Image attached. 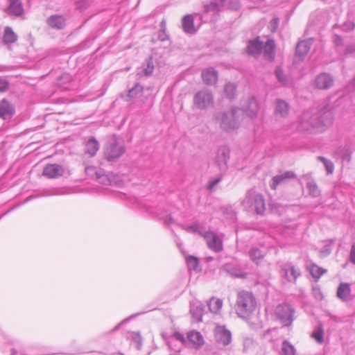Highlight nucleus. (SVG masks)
Listing matches in <instances>:
<instances>
[{
  "instance_id": "40",
  "label": "nucleus",
  "mask_w": 355,
  "mask_h": 355,
  "mask_svg": "<svg viewBox=\"0 0 355 355\" xmlns=\"http://www.w3.org/2000/svg\"><path fill=\"white\" fill-rule=\"evenodd\" d=\"M275 75L278 81L283 85H286L289 83V78L286 75L280 67H277L275 70Z\"/></svg>"
},
{
  "instance_id": "29",
  "label": "nucleus",
  "mask_w": 355,
  "mask_h": 355,
  "mask_svg": "<svg viewBox=\"0 0 355 355\" xmlns=\"http://www.w3.org/2000/svg\"><path fill=\"white\" fill-rule=\"evenodd\" d=\"M98 150L99 143L94 137H91L86 142L85 153L88 154L90 157H94Z\"/></svg>"
},
{
  "instance_id": "16",
  "label": "nucleus",
  "mask_w": 355,
  "mask_h": 355,
  "mask_svg": "<svg viewBox=\"0 0 355 355\" xmlns=\"http://www.w3.org/2000/svg\"><path fill=\"white\" fill-rule=\"evenodd\" d=\"M205 306L198 300H193L190 302V313L192 318L197 322L202 321Z\"/></svg>"
},
{
  "instance_id": "42",
  "label": "nucleus",
  "mask_w": 355,
  "mask_h": 355,
  "mask_svg": "<svg viewBox=\"0 0 355 355\" xmlns=\"http://www.w3.org/2000/svg\"><path fill=\"white\" fill-rule=\"evenodd\" d=\"M249 256L254 263L258 264V261L263 258L264 254L260 249L257 248H252L249 251Z\"/></svg>"
},
{
  "instance_id": "23",
  "label": "nucleus",
  "mask_w": 355,
  "mask_h": 355,
  "mask_svg": "<svg viewBox=\"0 0 355 355\" xmlns=\"http://www.w3.org/2000/svg\"><path fill=\"white\" fill-rule=\"evenodd\" d=\"M202 78L206 85H214L217 82L218 72L212 67L205 69L202 71Z\"/></svg>"
},
{
  "instance_id": "11",
  "label": "nucleus",
  "mask_w": 355,
  "mask_h": 355,
  "mask_svg": "<svg viewBox=\"0 0 355 355\" xmlns=\"http://www.w3.org/2000/svg\"><path fill=\"white\" fill-rule=\"evenodd\" d=\"M295 178H296V175L293 171H285L283 173L277 175L272 178L270 187L272 189H275L277 188V187H278L279 185L286 184L291 180L295 179Z\"/></svg>"
},
{
  "instance_id": "41",
  "label": "nucleus",
  "mask_w": 355,
  "mask_h": 355,
  "mask_svg": "<svg viewBox=\"0 0 355 355\" xmlns=\"http://www.w3.org/2000/svg\"><path fill=\"white\" fill-rule=\"evenodd\" d=\"M220 5L223 8L237 10L240 8L239 0H220Z\"/></svg>"
},
{
  "instance_id": "35",
  "label": "nucleus",
  "mask_w": 355,
  "mask_h": 355,
  "mask_svg": "<svg viewBox=\"0 0 355 355\" xmlns=\"http://www.w3.org/2000/svg\"><path fill=\"white\" fill-rule=\"evenodd\" d=\"M210 312L218 313L222 308L223 300L218 298L211 297L207 303Z\"/></svg>"
},
{
  "instance_id": "22",
  "label": "nucleus",
  "mask_w": 355,
  "mask_h": 355,
  "mask_svg": "<svg viewBox=\"0 0 355 355\" xmlns=\"http://www.w3.org/2000/svg\"><path fill=\"white\" fill-rule=\"evenodd\" d=\"M352 150L349 145L340 146L334 152V157L343 162H349L351 159Z\"/></svg>"
},
{
  "instance_id": "62",
  "label": "nucleus",
  "mask_w": 355,
  "mask_h": 355,
  "mask_svg": "<svg viewBox=\"0 0 355 355\" xmlns=\"http://www.w3.org/2000/svg\"><path fill=\"white\" fill-rule=\"evenodd\" d=\"M200 269H201V268H196V267L191 268L189 270V273H190V275H191L193 272H198L200 270Z\"/></svg>"
},
{
  "instance_id": "44",
  "label": "nucleus",
  "mask_w": 355,
  "mask_h": 355,
  "mask_svg": "<svg viewBox=\"0 0 355 355\" xmlns=\"http://www.w3.org/2000/svg\"><path fill=\"white\" fill-rule=\"evenodd\" d=\"M236 89L234 83H228L225 85L224 92L228 98L233 99L235 97Z\"/></svg>"
},
{
  "instance_id": "64",
  "label": "nucleus",
  "mask_w": 355,
  "mask_h": 355,
  "mask_svg": "<svg viewBox=\"0 0 355 355\" xmlns=\"http://www.w3.org/2000/svg\"><path fill=\"white\" fill-rule=\"evenodd\" d=\"M179 352H180V349H178L175 353L169 354V355H180Z\"/></svg>"
},
{
  "instance_id": "56",
  "label": "nucleus",
  "mask_w": 355,
  "mask_h": 355,
  "mask_svg": "<svg viewBox=\"0 0 355 355\" xmlns=\"http://www.w3.org/2000/svg\"><path fill=\"white\" fill-rule=\"evenodd\" d=\"M9 83L5 79L0 78V92H4L8 89Z\"/></svg>"
},
{
  "instance_id": "39",
  "label": "nucleus",
  "mask_w": 355,
  "mask_h": 355,
  "mask_svg": "<svg viewBox=\"0 0 355 355\" xmlns=\"http://www.w3.org/2000/svg\"><path fill=\"white\" fill-rule=\"evenodd\" d=\"M175 342H179L181 345H182L185 342V338L181 333H174L173 336L168 341V345L170 349L175 350V349L174 348V347H176V345H175Z\"/></svg>"
},
{
  "instance_id": "47",
  "label": "nucleus",
  "mask_w": 355,
  "mask_h": 355,
  "mask_svg": "<svg viewBox=\"0 0 355 355\" xmlns=\"http://www.w3.org/2000/svg\"><path fill=\"white\" fill-rule=\"evenodd\" d=\"M318 159L323 163L328 174L334 172V166L330 160L322 156L318 157Z\"/></svg>"
},
{
  "instance_id": "27",
  "label": "nucleus",
  "mask_w": 355,
  "mask_h": 355,
  "mask_svg": "<svg viewBox=\"0 0 355 355\" xmlns=\"http://www.w3.org/2000/svg\"><path fill=\"white\" fill-rule=\"evenodd\" d=\"M183 31L187 34H193L196 30L194 28L193 17L191 15H185L182 19Z\"/></svg>"
},
{
  "instance_id": "12",
  "label": "nucleus",
  "mask_w": 355,
  "mask_h": 355,
  "mask_svg": "<svg viewBox=\"0 0 355 355\" xmlns=\"http://www.w3.org/2000/svg\"><path fill=\"white\" fill-rule=\"evenodd\" d=\"M274 114L276 117L286 119L289 114L290 105L286 101L277 98L275 103Z\"/></svg>"
},
{
  "instance_id": "53",
  "label": "nucleus",
  "mask_w": 355,
  "mask_h": 355,
  "mask_svg": "<svg viewBox=\"0 0 355 355\" xmlns=\"http://www.w3.org/2000/svg\"><path fill=\"white\" fill-rule=\"evenodd\" d=\"M279 19L278 17L273 18L269 24L268 28L271 32H275L279 26Z\"/></svg>"
},
{
  "instance_id": "59",
  "label": "nucleus",
  "mask_w": 355,
  "mask_h": 355,
  "mask_svg": "<svg viewBox=\"0 0 355 355\" xmlns=\"http://www.w3.org/2000/svg\"><path fill=\"white\" fill-rule=\"evenodd\" d=\"M350 261L355 265V243L352 245L350 254H349Z\"/></svg>"
},
{
  "instance_id": "32",
  "label": "nucleus",
  "mask_w": 355,
  "mask_h": 355,
  "mask_svg": "<svg viewBox=\"0 0 355 355\" xmlns=\"http://www.w3.org/2000/svg\"><path fill=\"white\" fill-rule=\"evenodd\" d=\"M144 92V87L139 83H136L133 87L128 90V94L126 95V101H129L132 98H137L142 96Z\"/></svg>"
},
{
  "instance_id": "51",
  "label": "nucleus",
  "mask_w": 355,
  "mask_h": 355,
  "mask_svg": "<svg viewBox=\"0 0 355 355\" xmlns=\"http://www.w3.org/2000/svg\"><path fill=\"white\" fill-rule=\"evenodd\" d=\"M222 180V175L211 179L209 181L208 185H207V189L208 190H213V189L215 187L216 185H217Z\"/></svg>"
},
{
  "instance_id": "7",
  "label": "nucleus",
  "mask_w": 355,
  "mask_h": 355,
  "mask_svg": "<svg viewBox=\"0 0 355 355\" xmlns=\"http://www.w3.org/2000/svg\"><path fill=\"white\" fill-rule=\"evenodd\" d=\"M213 103V94L207 89L200 90L194 95L193 105L199 110H205Z\"/></svg>"
},
{
  "instance_id": "38",
  "label": "nucleus",
  "mask_w": 355,
  "mask_h": 355,
  "mask_svg": "<svg viewBox=\"0 0 355 355\" xmlns=\"http://www.w3.org/2000/svg\"><path fill=\"white\" fill-rule=\"evenodd\" d=\"M96 180L104 185H110L112 184L111 175L105 174V171L101 168H99L98 171L96 172Z\"/></svg>"
},
{
  "instance_id": "60",
  "label": "nucleus",
  "mask_w": 355,
  "mask_h": 355,
  "mask_svg": "<svg viewBox=\"0 0 355 355\" xmlns=\"http://www.w3.org/2000/svg\"><path fill=\"white\" fill-rule=\"evenodd\" d=\"M164 223L166 225L173 224L175 223V220L173 219L171 214H168L166 216L164 219Z\"/></svg>"
},
{
  "instance_id": "3",
  "label": "nucleus",
  "mask_w": 355,
  "mask_h": 355,
  "mask_svg": "<svg viewBox=\"0 0 355 355\" xmlns=\"http://www.w3.org/2000/svg\"><path fill=\"white\" fill-rule=\"evenodd\" d=\"M241 205L245 210L254 211L257 214L263 215L266 211L263 196L254 189L248 190Z\"/></svg>"
},
{
  "instance_id": "43",
  "label": "nucleus",
  "mask_w": 355,
  "mask_h": 355,
  "mask_svg": "<svg viewBox=\"0 0 355 355\" xmlns=\"http://www.w3.org/2000/svg\"><path fill=\"white\" fill-rule=\"evenodd\" d=\"M282 355H295L296 350L288 341L284 340L282 344Z\"/></svg>"
},
{
  "instance_id": "5",
  "label": "nucleus",
  "mask_w": 355,
  "mask_h": 355,
  "mask_svg": "<svg viewBox=\"0 0 355 355\" xmlns=\"http://www.w3.org/2000/svg\"><path fill=\"white\" fill-rule=\"evenodd\" d=\"M125 148L123 141L115 135H112L107 141L104 147V154L106 159L111 162L119 158Z\"/></svg>"
},
{
  "instance_id": "57",
  "label": "nucleus",
  "mask_w": 355,
  "mask_h": 355,
  "mask_svg": "<svg viewBox=\"0 0 355 355\" xmlns=\"http://www.w3.org/2000/svg\"><path fill=\"white\" fill-rule=\"evenodd\" d=\"M99 168H96L94 166H88L85 168V172L88 175H91L94 177L95 175V178H96V172L98 171Z\"/></svg>"
},
{
  "instance_id": "2",
  "label": "nucleus",
  "mask_w": 355,
  "mask_h": 355,
  "mask_svg": "<svg viewBox=\"0 0 355 355\" xmlns=\"http://www.w3.org/2000/svg\"><path fill=\"white\" fill-rule=\"evenodd\" d=\"M256 304V299L252 293L245 291L238 293L235 309L239 317L248 318L254 311Z\"/></svg>"
},
{
  "instance_id": "26",
  "label": "nucleus",
  "mask_w": 355,
  "mask_h": 355,
  "mask_svg": "<svg viewBox=\"0 0 355 355\" xmlns=\"http://www.w3.org/2000/svg\"><path fill=\"white\" fill-rule=\"evenodd\" d=\"M223 7L220 5V0H212L209 4L204 7V12L205 13H212L211 20L216 19V15H217Z\"/></svg>"
},
{
  "instance_id": "21",
  "label": "nucleus",
  "mask_w": 355,
  "mask_h": 355,
  "mask_svg": "<svg viewBox=\"0 0 355 355\" xmlns=\"http://www.w3.org/2000/svg\"><path fill=\"white\" fill-rule=\"evenodd\" d=\"M280 275L286 282H295L300 275L298 268H282Z\"/></svg>"
},
{
  "instance_id": "45",
  "label": "nucleus",
  "mask_w": 355,
  "mask_h": 355,
  "mask_svg": "<svg viewBox=\"0 0 355 355\" xmlns=\"http://www.w3.org/2000/svg\"><path fill=\"white\" fill-rule=\"evenodd\" d=\"M186 230L189 232H193L200 234L203 236V234L205 232L203 227L197 223H194L186 227Z\"/></svg>"
},
{
  "instance_id": "6",
  "label": "nucleus",
  "mask_w": 355,
  "mask_h": 355,
  "mask_svg": "<svg viewBox=\"0 0 355 355\" xmlns=\"http://www.w3.org/2000/svg\"><path fill=\"white\" fill-rule=\"evenodd\" d=\"M295 309L291 304L283 303L277 306L275 315L284 327H289L295 319Z\"/></svg>"
},
{
  "instance_id": "8",
  "label": "nucleus",
  "mask_w": 355,
  "mask_h": 355,
  "mask_svg": "<svg viewBox=\"0 0 355 355\" xmlns=\"http://www.w3.org/2000/svg\"><path fill=\"white\" fill-rule=\"evenodd\" d=\"M214 338L219 346L226 347L231 343L232 334L224 326H217L214 330Z\"/></svg>"
},
{
  "instance_id": "55",
  "label": "nucleus",
  "mask_w": 355,
  "mask_h": 355,
  "mask_svg": "<svg viewBox=\"0 0 355 355\" xmlns=\"http://www.w3.org/2000/svg\"><path fill=\"white\" fill-rule=\"evenodd\" d=\"M157 37L162 42L166 41L168 39V36L166 32V28H160L158 32Z\"/></svg>"
},
{
  "instance_id": "10",
  "label": "nucleus",
  "mask_w": 355,
  "mask_h": 355,
  "mask_svg": "<svg viewBox=\"0 0 355 355\" xmlns=\"http://www.w3.org/2000/svg\"><path fill=\"white\" fill-rule=\"evenodd\" d=\"M230 150L226 146H220L217 152L216 162L220 171L225 172L227 168Z\"/></svg>"
},
{
  "instance_id": "28",
  "label": "nucleus",
  "mask_w": 355,
  "mask_h": 355,
  "mask_svg": "<svg viewBox=\"0 0 355 355\" xmlns=\"http://www.w3.org/2000/svg\"><path fill=\"white\" fill-rule=\"evenodd\" d=\"M8 12L17 17L21 16L24 12V8L20 0H10Z\"/></svg>"
},
{
  "instance_id": "20",
  "label": "nucleus",
  "mask_w": 355,
  "mask_h": 355,
  "mask_svg": "<svg viewBox=\"0 0 355 355\" xmlns=\"http://www.w3.org/2000/svg\"><path fill=\"white\" fill-rule=\"evenodd\" d=\"M312 45L311 40L300 41L297 43L295 49V55L299 58L300 60H302L307 55Z\"/></svg>"
},
{
  "instance_id": "50",
  "label": "nucleus",
  "mask_w": 355,
  "mask_h": 355,
  "mask_svg": "<svg viewBox=\"0 0 355 355\" xmlns=\"http://www.w3.org/2000/svg\"><path fill=\"white\" fill-rule=\"evenodd\" d=\"M186 262L187 266H198L199 260L198 257L189 255L186 257Z\"/></svg>"
},
{
  "instance_id": "15",
  "label": "nucleus",
  "mask_w": 355,
  "mask_h": 355,
  "mask_svg": "<svg viewBox=\"0 0 355 355\" xmlns=\"http://www.w3.org/2000/svg\"><path fill=\"white\" fill-rule=\"evenodd\" d=\"M242 110L250 119H253L256 118L259 110V105L255 97H250L248 100L247 105H243Z\"/></svg>"
},
{
  "instance_id": "63",
  "label": "nucleus",
  "mask_w": 355,
  "mask_h": 355,
  "mask_svg": "<svg viewBox=\"0 0 355 355\" xmlns=\"http://www.w3.org/2000/svg\"><path fill=\"white\" fill-rule=\"evenodd\" d=\"M123 322H124V321H123V322H120L119 324H117V325L114 328L113 331H116V330H117V329L120 327V326H121Z\"/></svg>"
},
{
  "instance_id": "13",
  "label": "nucleus",
  "mask_w": 355,
  "mask_h": 355,
  "mask_svg": "<svg viewBox=\"0 0 355 355\" xmlns=\"http://www.w3.org/2000/svg\"><path fill=\"white\" fill-rule=\"evenodd\" d=\"M333 77L327 73L319 74L315 79V85L319 89H328L334 84Z\"/></svg>"
},
{
  "instance_id": "31",
  "label": "nucleus",
  "mask_w": 355,
  "mask_h": 355,
  "mask_svg": "<svg viewBox=\"0 0 355 355\" xmlns=\"http://www.w3.org/2000/svg\"><path fill=\"white\" fill-rule=\"evenodd\" d=\"M17 35L13 31L12 28L9 26H6L4 29L3 42L6 44H10L15 43L17 40Z\"/></svg>"
},
{
  "instance_id": "4",
  "label": "nucleus",
  "mask_w": 355,
  "mask_h": 355,
  "mask_svg": "<svg viewBox=\"0 0 355 355\" xmlns=\"http://www.w3.org/2000/svg\"><path fill=\"white\" fill-rule=\"evenodd\" d=\"M239 111V108L233 107L230 111L217 112L214 114V119L223 130L231 132L239 127V123L236 114Z\"/></svg>"
},
{
  "instance_id": "24",
  "label": "nucleus",
  "mask_w": 355,
  "mask_h": 355,
  "mask_svg": "<svg viewBox=\"0 0 355 355\" xmlns=\"http://www.w3.org/2000/svg\"><path fill=\"white\" fill-rule=\"evenodd\" d=\"M351 293L350 284L341 282L338 286L336 296L343 302H347Z\"/></svg>"
},
{
  "instance_id": "9",
  "label": "nucleus",
  "mask_w": 355,
  "mask_h": 355,
  "mask_svg": "<svg viewBox=\"0 0 355 355\" xmlns=\"http://www.w3.org/2000/svg\"><path fill=\"white\" fill-rule=\"evenodd\" d=\"M206 243L209 249L211 250L219 252L223 250V241L219 236L212 231H206L203 234Z\"/></svg>"
},
{
  "instance_id": "36",
  "label": "nucleus",
  "mask_w": 355,
  "mask_h": 355,
  "mask_svg": "<svg viewBox=\"0 0 355 355\" xmlns=\"http://www.w3.org/2000/svg\"><path fill=\"white\" fill-rule=\"evenodd\" d=\"M188 340L196 347L201 346L203 343V337L198 331H191L187 336Z\"/></svg>"
},
{
  "instance_id": "19",
  "label": "nucleus",
  "mask_w": 355,
  "mask_h": 355,
  "mask_svg": "<svg viewBox=\"0 0 355 355\" xmlns=\"http://www.w3.org/2000/svg\"><path fill=\"white\" fill-rule=\"evenodd\" d=\"M46 23L51 28L62 30L66 26V19L61 15H52L47 18Z\"/></svg>"
},
{
  "instance_id": "37",
  "label": "nucleus",
  "mask_w": 355,
  "mask_h": 355,
  "mask_svg": "<svg viewBox=\"0 0 355 355\" xmlns=\"http://www.w3.org/2000/svg\"><path fill=\"white\" fill-rule=\"evenodd\" d=\"M311 337L318 343L324 342V329L322 324H319L313 331Z\"/></svg>"
},
{
  "instance_id": "18",
  "label": "nucleus",
  "mask_w": 355,
  "mask_h": 355,
  "mask_svg": "<svg viewBox=\"0 0 355 355\" xmlns=\"http://www.w3.org/2000/svg\"><path fill=\"white\" fill-rule=\"evenodd\" d=\"M15 107L6 98L0 101V117L3 119H10L15 114Z\"/></svg>"
},
{
  "instance_id": "17",
  "label": "nucleus",
  "mask_w": 355,
  "mask_h": 355,
  "mask_svg": "<svg viewBox=\"0 0 355 355\" xmlns=\"http://www.w3.org/2000/svg\"><path fill=\"white\" fill-rule=\"evenodd\" d=\"M263 43L260 41L259 37L250 40L246 47L248 54L253 56L259 55L263 51Z\"/></svg>"
},
{
  "instance_id": "49",
  "label": "nucleus",
  "mask_w": 355,
  "mask_h": 355,
  "mask_svg": "<svg viewBox=\"0 0 355 355\" xmlns=\"http://www.w3.org/2000/svg\"><path fill=\"white\" fill-rule=\"evenodd\" d=\"M355 28V23L352 21H347L341 26V30L345 32H349Z\"/></svg>"
},
{
  "instance_id": "48",
  "label": "nucleus",
  "mask_w": 355,
  "mask_h": 355,
  "mask_svg": "<svg viewBox=\"0 0 355 355\" xmlns=\"http://www.w3.org/2000/svg\"><path fill=\"white\" fill-rule=\"evenodd\" d=\"M310 270V273L312 277L315 279V281H318L321 275L326 272L325 269H322V268H308Z\"/></svg>"
},
{
  "instance_id": "33",
  "label": "nucleus",
  "mask_w": 355,
  "mask_h": 355,
  "mask_svg": "<svg viewBox=\"0 0 355 355\" xmlns=\"http://www.w3.org/2000/svg\"><path fill=\"white\" fill-rule=\"evenodd\" d=\"M304 178L308 180L306 188L309 190V195L313 198L318 197L320 195V191L315 182L313 180H309L308 175H304Z\"/></svg>"
},
{
  "instance_id": "52",
  "label": "nucleus",
  "mask_w": 355,
  "mask_h": 355,
  "mask_svg": "<svg viewBox=\"0 0 355 355\" xmlns=\"http://www.w3.org/2000/svg\"><path fill=\"white\" fill-rule=\"evenodd\" d=\"M71 80V76L69 73H64L60 76L58 79V84L62 85Z\"/></svg>"
},
{
  "instance_id": "34",
  "label": "nucleus",
  "mask_w": 355,
  "mask_h": 355,
  "mask_svg": "<svg viewBox=\"0 0 355 355\" xmlns=\"http://www.w3.org/2000/svg\"><path fill=\"white\" fill-rule=\"evenodd\" d=\"M275 44L273 40H268L263 44V51L266 56L269 59L273 60L275 58Z\"/></svg>"
},
{
  "instance_id": "58",
  "label": "nucleus",
  "mask_w": 355,
  "mask_h": 355,
  "mask_svg": "<svg viewBox=\"0 0 355 355\" xmlns=\"http://www.w3.org/2000/svg\"><path fill=\"white\" fill-rule=\"evenodd\" d=\"M334 42L335 45L337 46H343V39L339 35H337V34L334 35Z\"/></svg>"
},
{
  "instance_id": "46",
  "label": "nucleus",
  "mask_w": 355,
  "mask_h": 355,
  "mask_svg": "<svg viewBox=\"0 0 355 355\" xmlns=\"http://www.w3.org/2000/svg\"><path fill=\"white\" fill-rule=\"evenodd\" d=\"M332 250V244L331 242L326 243L322 248L319 250V256L321 258H324L327 257Z\"/></svg>"
},
{
  "instance_id": "61",
  "label": "nucleus",
  "mask_w": 355,
  "mask_h": 355,
  "mask_svg": "<svg viewBox=\"0 0 355 355\" xmlns=\"http://www.w3.org/2000/svg\"><path fill=\"white\" fill-rule=\"evenodd\" d=\"M133 340L137 343L138 345H140L141 343V337L139 333H134Z\"/></svg>"
},
{
  "instance_id": "54",
  "label": "nucleus",
  "mask_w": 355,
  "mask_h": 355,
  "mask_svg": "<svg viewBox=\"0 0 355 355\" xmlns=\"http://www.w3.org/2000/svg\"><path fill=\"white\" fill-rule=\"evenodd\" d=\"M313 295L314 297L318 300H321L323 298L322 293L318 286H313Z\"/></svg>"
},
{
  "instance_id": "30",
  "label": "nucleus",
  "mask_w": 355,
  "mask_h": 355,
  "mask_svg": "<svg viewBox=\"0 0 355 355\" xmlns=\"http://www.w3.org/2000/svg\"><path fill=\"white\" fill-rule=\"evenodd\" d=\"M223 272L229 274L232 277L245 279L248 272L243 270V268H223Z\"/></svg>"
},
{
  "instance_id": "1",
  "label": "nucleus",
  "mask_w": 355,
  "mask_h": 355,
  "mask_svg": "<svg viewBox=\"0 0 355 355\" xmlns=\"http://www.w3.org/2000/svg\"><path fill=\"white\" fill-rule=\"evenodd\" d=\"M333 123V113L325 107H312L304 111L300 116L298 129L301 131H323Z\"/></svg>"
},
{
  "instance_id": "14",
  "label": "nucleus",
  "mask_w": 355,
  "mask_h": 355,
  "mask_svg": "<svg viewBox=\"0 0 355 355\" xmlns=\"http://www.w3.org/2000/svg\"><path fill=\"white\" fill-rule=\"evenodd\" d=\"M64 168L61 165L57 164H49L44 168L42 174L49 178H58L64 173Z\"/></svg>"
},
{
  "instance_id": "25",
  "label": "nucleus",
  "mask_w": 355,
  "mask_h": 355,
  "mask_svg": "<svg viewBox=\"0 0 355 355\" xmlns=\"http://www.w3.org/2000/svg\"><path fill=\"white\" fill-rule=\"evenodd\" d=\"M155 69L153 64V57L150 56L146 60L145 62L143 63L142 67L138 69L137 73L140 76L144 75L146 76H150Z\"/></svg>"
}]
</instances>
